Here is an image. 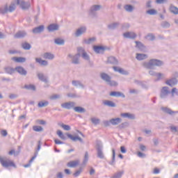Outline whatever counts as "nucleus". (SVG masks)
Here are the masks:
<instances>
[{
    "label": "nucleus",
    "instance_id": "1",
    "mask_svg": "<svg viewBox=\"0 0 178 178\" xmlns=\"http://www.w3.org/2000/svg\"><path fill=\"white\" fill-rule=\"evenodd\" d=\"M164 63L163 61L161 60H158L156 58H152L149 60V62H144L143 63L142 65L145 69H148L152 70L155 66L158 67H161V66H163Z\"/></svg>",
    "mask_w": 178,
    "mask_h": 178
},
{
    "label": "nucleus",
    "instance_id": "2",
    "mask_svg": "<svg viewBox=\"0 0 178 178\" xmlns=\"http://www.w3.org/2000/svg\"><path fill=\"white\" fill-rule=\"evenodd\" d=\"M57 136H58L59 138L61 140H67V138L76 143V141H79V143H83V139L80 138V136H74L73 135L66 133L64 134L63 132L60 130H58L56 132Z\"/></svg>",
    "mask_w": 178,
    "mask_h": 178
},
{
    "label": "nucleus",
    "instance_id": "3",
    "mask_svg": "<svg viewBox=\"0 0 178 178\" xmlns=\"http://www.w3.org/2000/svg\"><path fill=\"white\" fill-rule=\"evenodd\" d=\"M100 79H102L103 81H105V83H106L108 86H110V87H118L119 85L115 81H112V77L105 72H102L100 74Z\"/></svg>",
    "mask_w": 178,
    "mask_h": 178
},
{
    "label": "nucleus",
    "instance_id": "4",
    "mask_svg": "<svg viewBox=\"0 0 178 178\" xmlns=\"http://www.w3.org/2000/svg\"><path fill=\"white\" fill-rule=\"evenodd\" d=\"M87 162H88V152H86L83 163L79 167V169L73 174L74 177H79L81 175V172H83V168H84L83 165H86Z\"/></svg>",
    "mask_w": 178,
    "mask_h": 178
},
{
    "label": "nucleus",
    "instance_id": "5",
    "mask_svg": "<svg viewBox=\"0 0 178 178\" xmlns=\"http://www.w3.org/2000/svg\"><path fill=\"white\" fill-rule=\"evenodd\" d=\"M0 163L3 168H16V164L13 161H10L9 159H6V157L0 156Z\"/></svg>",
    "mask_w": 178,
    "mask_h": 178
},
{
    "label": "nucleus",
    "instance_id": "6",
    "mask_svg": "<svg viewBox=\"0 0 178 178\" xmlns=\"http://www.w3.org/2000/svg\"><path fill=\"white\" fill-rule=\"evenodd\" d=\"M96 149L97 158H99V159H104V158H105V155L104 154V146L102 145V143H97Z\"/></svg>",
    "mask_w": 178,
    "mask_h": 178
},
{
    "label": "nucleus",
    "instance_id": "7",
    "mask_svg": "<svg viewBox=\"0 0 178 178\" xmlns=\"http://www.w3.org/2000/svg\"><path fill=\"white\" fill-rule=\"evenodd\" d=\"M101 5H93L90 7L89 15L92 16V17H97V12L98 10H101Z\"/></svg>",
    "mask_w": 178,
    "mask_h": 178
},
{
    "label": "nucleus",
    "instance_id": "8",
    "mask_svg": "<svg viewBox=\"0 0 178 178\" xmlns=\"http://www.w3.org/2000/svg\"><path fill=\"white\" fill-rule=\"evenodd\" d=\"M17 5H19L20 8L23 10H27V9H30V7L31 6V4L30 3V2L27 1H24V0H17L16 1Z\"/></svg>",
    "mask_w": 178,
    "mask_h": 178
},
{
    "label": "nucleus",
    "instance_id": "9",
    "mask_svg": "<svg viewBox=\"0 0 178 178\" xmlns=\"http://www.w3.org/2000/svg\"><path fill=\"white\" fill-rule=\"evenodd\" d=\"M170 94V90H169V87L163 86L160 92V98L161 99H165L168 98V96Z\"/></svg>",
    "mask_w": 178,
    "mask_h": 178
},
{
    "label": "nucleus",
    "instance_id": "10",
    "mask_svg": "<svg viewBox=\"0 0 178 178\" xmlns=\"http://www.w3.org/2000/svg\"><path fill=\"white\" fill-rule=\"evenodd\" d=\"M76 105V103L74 102H65L61 104V107L64 109H74V106Z\"/></svg>",
    "mask_w": 178,
    "mask_h": 178
},
{
    "label": "nucleus",
    "instance_id": "11",
    "mask_svg": "<svg viewBox=\"0 0 178 178\" xmlns=\"http://www.w3.org/2000/svg\"><path fill=\"white\" fill-rule=\"evenodd\" d=\"M37 77L40 81L44 83L45 84H47V83H49V80L48 79V76H45L42 72H38L37 73Z\"/></svg>",
    "mask_w": 178,
    "mask_h": 178
},
{
    "label": "nucleus",
    "instance_id": "12",
    "mask_svg": "<svg viewBox=\"0 0 178 178\" xmlns=\"http://www.w3.org/2000/svg\"><path fill=\"white\" fill-rule=\"evenodd\" d=\"M79 54H75L74 56L72 54H68V58H71L72 59V63L74 65H79L80 64V56H79Z\"/></svg>",
    "mask_w": 178,
    "mask_h": 178
},
{
    "label": "nucleus",
    "instance_id": "13",
    "mask_svg": "<svg viewBox=\"0 0 178 178\" xmlns=\"http://www.w3.org/2000/svg\"><path fill=\"white\" fill-rule=\"evenodd\" d=\"M45 30V26L44 25H40L39 26L35 27L32 30L33 34H41Z\"/></svg>",
    "mask_w": 178,
    "mask_h": 178
},
{
    "label": "nucleus",
    "instance_id": "14",
    "mask_svg": "<svg viewBox=\"0 0 178 178\" xmlns=\"http://www.w3.org/2000/svg\"><path fill=\"white\" fill-rule=\"evenodd\" d=\"M93 50L95 54H104L106 51V47L104 46H93Z\"/></svg>",
    "mask_w": 178,
    "mask_h": 178
},
{
    "label": "nucleus",
    "instance_id": "15",
    "mask_svg": "<svg viewBox=\"0 0 178 178\" xmlns=\"http://www.w3.org/2000/svg\"><path fill=\"white\" fill-rule=\"evenodd\" d=\"M15 72H17L20 76H27V70L22 66H17L15 67Z\"/></svg>",
    "mask_w": 178,
    "mask_h": 178
},
{
    "label": "nucleus",
    "instance_id": "16",
    "mask_svg": "<svg viewBox=\"0 0 178 178\" xmlns=\"http://www.w3.org/2000/svg\"><path fill=\"white\" fill-rule=\"evenodd\" d=\"M109 95L110 97H115V98H119L120 97L121 98H126V95H124L122 92L111 91Z\"/></svg>",
    "mask_w": 178,
    "mask_h": 178
},
{
    "label": "nucleus",
    "instance_id": "17",
    "mask_svg": "<svg viewBox=\"0 0 178 178\" xmlns=\"http://www.w3.org/2000/svg\"><path fill=\"white\" fill-rule=\"evenodd\" d=\"M107 63H110V65H119V60H118V58H116V57L111 56H109L107 59Z\"/></svg>",
    "mask_w": 178,
    "mask_h": 178
},
{
    "label": "nucleus",
    "instance_id": "18",
    "mask_svg": "<svg viewBox=\"0 0 178 178\" xmlns=\"http://www.w3.org/2000/svg\"><path fill=\"white\" fill-rule=\"evenodd\" d=\"M47 30L49 33H53V31H58L59 30V25L56 24H51L47 26Z\"/></svg>",
    "mask_w": 178,
    "mask_h": 178
},
{
    "label": "nucleus",
    "instance_id": "19",
    "mask_svg": "<svg viewBox=\"0 0 178 178\" xmlns=\"http://www.w3.org/2000/svg\"><path fill=\"white\" fill-rule=\"evenodd\" d=\"M161 111H163L164 113H167L168 115H170L171 116H173V115H176V113H178V111H173L172 109L168 107H161Z\"/></svg>",
    "mask_w": 178,
    "mask_h": 178
},
{
    "label": "nucleus",
    "instance_id": "20",
    "mask_svg": "<svg viewBox=\"0 0 178 178\" xmlns=\"http://www.w3.org/2000/svg\"><path fill=\"white\" fill-rule=\"evenodd\" d=\"M27 35L26 31H19L14 35V38H24Z\"/></svg>",
    "mask_w": 178,
    "mask_h": 178
},
{
    "label": "nucleus",
    "instance_id": "21",
    "mask_svg": "<svg viewBox=\"0 0 178 178\" xmlns=\"http://www.w3.org/2000/svg\"><path fill=\"white\" fill-rule=\"evenodd\" d=\"M87 31V28L86 26H81L78 29L75 33V37H80L82 34H84Z\"/></svg>",
    "mask_w": 178,
    "mask_h": 178
},
{
    "label": "nucleus",
    "instance_id": "22",
    "mask_svg": "<svg viewBox=\"0 0 178 178\" xmlns=\"http://www.w3.org/2000/svg\"><path fill=\"white\" fill-rule=\"evenodd\" d=\"M80 165V160L71 161L67 163V168H76Z\"/></svg>",
    "mask_w": 178,
    "mask_h": 178
},
{
    "label": "nucleus",
    "instance_id": "23",
    "mask_svg": "<svg viewBox=\"0 0 178 178\" xmlns=\"http://www.w3.org/2000/svg\"><path fill=\"white\" fill-rule=\"evenodd\" d=\"M124 38H130L131 40H134L137 37V34L134 32H127L123 34Z\"/></svg>",
    "mask_w": 178,
    "mask_h": 178
},
{
    "label": "nucleus",
    "instance_id": "24",
    "mask_svg": "<svg viewBox=\"0 0 178 178\" xmlns=\"http://www.w3.org/2000/svg\"><path fill=\"white\" fill-rule=\"evenodd\" d=\"M177 83L178 81L176 78H172L171 79L167 80L165 81V84H167V86H170V87H173V86H176Z\"/></svg>",
    "mask_w": 178,
    "mask_h": 178
},
{
    "label": "nucleus",
    "instance_id": "25",
    "mask_svg": "<svg viewBox=\"0 0 178 178\" xmlns=\"http://www.w3.org/2000/svg\"><path fill=\"white\" fill-rule=\"evenodd\" d=\"M135 42L136 44V47L138 48L139 51H140L141 52H145L147 49L141 42L136 41Z\"/></svg>",
    "mask_w": 178,
    "mask_h": 178
},
{
    "label": "nucleus",
    "instance_id": "26",
    "mask_svg": "<svg viewBox=\"0 0 178 178\" xmlns=\"http://www.w3.org/2000/svg\"><path fill=\"white\" fill-rule=\"evenodd\" d=\"M108 163L111 165V166H115V163H116V151L115 149H112V159Z\"/></svg>",
    "mask_w": 178,
    "mask_h": 178
},
{
    "label": "nucleus",
    "instance_id": "27",
    "mask_svg": "<svg viewBox=\"0 0 178 178\" xmlns=\"http://www.w3.org/2000/svg\"><path fill=\"white\" fill-rule=\"evenodd\" d=\"M136 59H137V60H145V59H148V55L145 54L137 53Z\"/></svg>",
    "mask_w": 178,
    "mask_h": 178
},
{
    "label": "nucleus",
    "instance_id": "28",
    "mask_svg": "<svg viewBox=\"0 0 178 178\" xmlns=\"http://www.w3.org/2000/svg\"><path fill=\"white\" fill-rule=\"evenodd\" d=\"M103 104L108 108H116V104L111 100H104Z\"/></svg>",
    "mask_w": 178,
    "mask_h": 178
},
{
    "label": "nucleus",
    "instance_id": "29",
    "mask_svg": "<svg viewBox=\"0 0 178 178\" xmlns=\"http://www.w3.org/2000/svg\"><path fill=\"white\" fill-rule=\"evenodd\" d=\"M111 124L113 126H118V124L122 123V118H112L110 120Z\"/></svg>",
    "mask_w": 178,
    "mask_h": 178
},
{
    "label": "nucleus",
    "instance_id": "30",
    "mask_svg": "<svg viewBox=\"0 0 178 178\" xmlns=\"http://www.w3.org/2000/svg\"><path fill=\"white\" fill-rule=\"evenodd\" d=\"M44 59H48L49 60H52L55 58V55L49 52H46L42 55Z\"/></svg>",
    "mask_w": 178,
    "mask_h": 178
},
{
    "label": "nucleus",
    "instance_id": "31",
    "mask_svg": "<svg viewBox=\"0 0 178 178\" xmlns=\"http://www.w3.org/2000/svg\"><path fill=\"white\" fill-rule=\"evenodd\" d=\"M36 63H39L40 66H48V62L45 60H42L41 58H35Z\"/></svg>",
    "mask_w": 178,
    "mask_h": 178
},
{
    "label": "nucleus",
    "instance_id": "32",
    "mask_svg": "<svg viewBox=\"0 0 178 178\" xmlns=\"http://www.w3.org/2000/svg\"><path fill=\"white\" fill-rule=\"evenodd\" d=\"M113 69L115 72H118V73H120V74H125V75L129 74V72H127V71H125L124 70L119 67L114 66L113 67Z\"/></svg>",
    "mask_w": 178,
    "mask_h": 178
},
{
    "label": "nucleus",
    "instance_id": "33",
    "mask_svg": "<svg viewBox=\"0 0 178 178\" xmlns=\"http://www.w3.org/2000/svg\"><path fill=\"white\" fill-rule=\"evenodd\" d=\"M122 118H127V119H131V120H134L136 119V115L131 114L130 113H121Z\"/></svg>",
    "mask_w": 178,
    "mask_h": 178
},
{
    "label": "nucleus",
    "instance_id": "34",
    "mask_svg": "<svg viewBox=\"0 0 178 178\" xmlns=\"http://www.w3.org/2000/svg\"><path fill=\"white\" fill-rule=\"evenodd\" d=\"M12 60L17 62V63H24V62L26 60V58L24 57H13Z\"/></svg>",
    "mask_w": 178,
    "mask_h": 178
},
{
    "label": "nucleus",
    "instance_id": "35",
    "mask_svg": "<svg viewBox=\"0 0 178 178\" xmlns=\"http://www.w3.org/2000/svg\"><path fill=\"white\" fill-rule=\"evenodd\" d=\"M120 25V23L114 22V23L109 24L107 26V27H108V30H115V29H118V26H119Z\"/></svg>",
    "mask_w": 178,
    "mask_h": 178
},
{
    "label": "nucleus",
    "instance_id": "36",
    "mask_svg": "<svg viewBox=\"0 0 178 178\" xmlns=\"http://www.w3.org/2000/svg\"><path fill=\"white\" fill-rule=\"evenodd\" d=\"M4 70L7 74H13L15 72H16V68H13L12 67H6Z\"/></svg>",
    "mask_w": 178,
    "mask_h": 178
},
{
    "label": "nucleus",
    "instance_id": "37",
    "mask_svg": "<svg viewBox=\"0 0 178 178\" xmlns=\"http://www.w3.org/2000/svg\"><path fill=\"white\" fill-rule=\"evenodd\" d=\"M72 86H74V87H80L81 88H84V84H83L80 81L73 80Z\"/></svg>",
    "mask_w": 178,
    "mask_h": 178
},
{
    "label": "nucleus",
    "instance_id": "38",
    "mask_svg": "<svg viewBox=\"0 0 178 178\" xmlns=\"http://www.w3.org/2000/svg\"><path fill=\"white\" fill-rule=\"evenodd\" d=\"M58 125L60 126V127H62L66 131H69L72 130V128L70 127V125L65 124L63 122H58Z\"/></svg>",
    "mask_w": 178,
    "mask_h": 178
},
{
    "label": "nucleus",
    "instance_id": "39",
    "mask_svg": "<svg viewBox=\"0 0 178 178\" xmlns=\"http://www.w3.org/2000/svg\"><path fill=\"white\" fill-rule=\"evenodd\" d=\"M74 111L77 112V113H86V108L81 106H75L74 107Z\"/></svg>",
    "mask_w": 178,
    "mask_h": 178
},
{
    "label": "nucleus",
    "instance_id": "40",
    "mask_svg": "<svg viewBox=\"0 0 178 178\" xmlns=\"http://www.w3.org/2000/svg\"><path fill=\"white\" fill-rule=\"evenodd\" d=\"M21 47L23 49H25V51H29V49H31V44L27 42L22 43Z\"/></svg>",
    "mask_w": 178,
    "mask_h": 178
},
{
    "label": "nucleus",
    "instance_id": "41",
    "mask_svg": "<svg viewBox=\"0 0 178 178\" xmlns=\"http://www.w3.org/2000/svg\"><path fill=\"white\" fill-rule=\"evenodd\" d=\"M170 12L174 15H178V8L171 4L170 6Z\"/></svg>",
    "mask_w": 178,
    "mask_h": 178
},
{
    "label": "nucleus",
    "instance_id": "42",
    "mask_svg": "<svg viewBox=\"0 0 178 178\" xmlns=\"http://www.w3.org/2000/svg\"><path fill=\"white\" fill-rule=\"evenodd\" d=\"M8 4H6L5 6L1 7L0 8V13L1 15H6V13H8Z\"/></svg>",
    "mask_w": 178,
    "mask_h": 178
},
{
    "label": "nucleus",
    "instance_id": "43",
    "mask_svg": "<svg viewBox=\"0 0 178 178\" xmlns=\"http://www.w3.org/2000/svg\"><path fill=\"white\" fill-rule=\"evenodd\" d=\"M49 105V102L48 101H41L38 104V108H44L45 106H48Z\"/></svg>",
    "mask_w": 178,
    "mask_h": 178
},
{
    "label": "nucleus",
    "instance_id": "44",
    "mask_svg": "<svg viewBox=\"0 0 178 178\" xmlns=\"http://www.w3.org/2000/svg\"><path fill=\"white\" fill-rule=\"evenodd\" d=\"M54 43L56 44V45H65V40L61 38H56L54 40Z\"/></svg>",
    "mask_w": 178,
    "mask_h": 178
},
{
    "label": "nucleus",
    "instance_id": "45",
    "mask_svg": "<svg viewBox=\"0 0 178 178\" xmlns=\"http://www.w3.org/2000/svg\"><path fill=\"white\" fill-rule=\"evenodd\" d=\"M124 9H125L127 12L131 13L134 10V7L130 4H127L124 6Z\"/></svg>",
    "mask_w": 178,
    "mask_h": 178
},
{
    "label": "nucleus",
    "instance_id": "46",
    "mask_svg": "<svg viewBox=\"0 0 178 178\" xmlns=\"http://www.w3.org/2000/svg\"><path fill=\"white\" fill-rule=\"evenodd\" d=\"M15 10H16V3H11L8 7V12L12 13V12H15Z\"/></svg>",
    "mask_w": 178,
    "mask_h": 178
},
{
    "label": "nucleus",
    "instance_id": "47",
    "mask_svg": "<svg viewBox=\"0 0 178 178\" xmlns=\"http://www.w3.org/2000/svg\"><path fill=\"white\" fill-rule=\"evenodd\" d=\"M129 127V122H122V124L118 125L117 127V129H119L120 130H122V129H126V127Z\"/></svg>",
    "mask_w": 178,
    "mask_h": 178
},
{
    "label": "nucleus",
    "instance_id": "48",
    "mask_svg": "<svg viewBox=\"0 0 178 178\" xmlns=\"http://www.w3.org/2000/svg\"><path fill=\"white\" fill-rule=\"evenodd\" d=\"M33 131H37L38 133L41 132V131H44V128H42V127L41 126H33Z\"/></svg>",
    "mask_w": 178,
    "mask_h": 178
},
{
    "label": "nucleus",
    "instance_id": "49",
    "mask_svg": "<svg viewBox=\"0 0 178 178\" xmlns=\"http://www.w3.org/2000/svg\"><path fill=\"white\" fill-rule=\"evenodd\" d=\"M124 171H120L118 172L115 173L111 178H121L123 176Z\"/></svg>",
    "mask_w": 178,
    "mask_h": 178
},
{
    "label": "nucleus",
    "instance_id": "50",
    "mask_svg": "<svg viewBox=\"0 0 178 178\" xmlns=\"http://www.w3.org/2000/svg\"><path fill=\"white\" fill-rule=\"evenodd\" d=\"M24 88H26V90H31V91H35V86L32 84L25 85Z\"/></svg>",
    "mask_w": 178,
    "mask_h": 178
},
{
    "label": "nucleus",
    "instance_id": "51",
    "mask_svg": "<svg viewBox=\"0 0 178 178\" xmlns=\"http://www.w3.org/2000/svg\"><path fill=\"white\" fill-rule=\"evenodd\" d=\"M95 40H97L96 38H90L89 39H85L84 40V42L85 44H87L88 45H90V44H92V42H94V41H95Z\"/></svg>",
    "mask_w": 178,
    "mask_h": 178
},
{
    "label": "nucleus",
    "instance_id": "52",
    "mask_svg": "<svg viewBox=\"0 0 178 178\" xmlns=\"http://www.w3.org/2000/svg\"><path fill=\"white\" fill-rule=\"evenodd\" d=\"M146 13H147V15H150L151 16H154L158 13V11H156L155 9H150L146 11Z\"/></svg>",
    "mask_w": 178,
    "mask_h": 178
},
{
    "label": "nucleus",
    "instance_id": "53",
    "mask_svg": "<svg viewBox=\"0 0 178 178\" xmlns=\"http://www.w3.org/2000/svg\"><path fill=\"white\" fill-rule=\"evenodd\" d=\"M90 120L92 123L95 124V126H97V124H99V122H101V120L99 118H92Z\"/></svg>",
    "mask_w": 178,
    "mask_h": 178
},
{
    "label": "nucleus",
    "instance_id": "54",
    "mask_svg": "<svg viewBox=\"0 0 178 178\" xmlns=\"http://www.w3.org/2000/svg\"><path fill=\"white\" fill-rule=\"evenodd\" d=\"M77 51L78 53L76 54V55H79V56H81V55H83V54H85L86 52V50H84V48L83 47H78Z\"/></svg>",
    "mask_w": 178,
    "mask_h": 178
},
{
    "label": "nucleus",
    "instance_id": "55",
    "mask_svg": "<svg viewBox=\"0 0 178 178\" xmlns=\"http://www.w3.org/2000/svg\"><path fill=\"white\" fill-rule=\"evenodd\" d=\"M41 149V140H39L38 142V147H37V151L35 152L34 156L35 158H37V155H38V151Z\"/></svg>",
    "mask_w": 178,
    "mask_h": 178
},
{
    "label": "nucleus",
    "instance_id": "56",
    "mask_svg": "<svg viewBox=\"0 0 178 178\" xmlns=\"http://www.w3.org/2000/svg\"><path fill=\"white\" fill-rule=\"evenodd\" d=\"M67 97L69 98H80V95H77L76 93H68Z\"/></svg>",
    "mask_w": 178,
    "mask_h": 178
},
{
    "label": "nucleus",
    "instance_id": "57",
    "mask_svg": "<svg viewBox=\"0 0 178 178\" xmlns=\"http://www.w3.org/2000/svg\"><path fill=\"white\" fill-rule=\"evenodd\" d=\"M170 94H171V97H175V95H177L178 96V91H177V88H173L170 92Z\"/></svg>",
    "mask_w": 178,
    "mask_h": 178
},
{
    "label": "nucleus",
    "instance_id": "58",
    "mask_svg": "<svg viewBox=\"0 0 178 178\" xmlns=\"http://www.w3.org/2000/svg\"><path fill=\"white\" fill-rule=\"evenodd\" d=\"M146 38H149V41H154L155 40V35L152 33H149L146 36Z\"/></svg>",
    "mask_w": 178,
    "mask_h": 178
},
{
    "label": "nucleus",
    "instance_id": "59",
    "mask_svg": "<svg viewBox=\"0 0 178 178\" xmlns=\"http://www.w3.org/2000/svg\"><path fill=\"white\" fill-rule=\"evenodd\" d=\"M81 56L85 60H90V56L87 54V52L85 51L84 53H83Z\"/></svg>",
    "mask_w": 178,
    "mask_h": 178
},
{
    "label": "nucleus",
    "instance_id": "60",
    "mask_svg": "<svg viewBox=\"0 0 178 178\" xmlns=\"http://www.w3.org/2000/svg\"><path fill=\"white\" fill-rule=\"evenodd\" d=\"M161 27H163V29H169V27H170V24L168 22H164L161 24Z\"/></svg>",
    "mask_w": 178,
    "mask_h": 178
},
{
    "label": "nucleus",
    "instance_id": "61",
    "mask_svg": "<svg viewBox=\"0 0 178 178\" xmlns=\"http://www.w3.org/2000/svg\"><path fill=\"white\" fill-rule=\"evenodd\" d=\"M168 0H156V3H158L159 5H162L163 3H168Z\"/></svg>",
    "mask_w": 178,
    "mask_h": 178
},
{
    "label": "nucleus",
    "instance_id": "62",
    "mask_svg": "<svg viewBox=\"0 0 178 178\" xmlns=\"http://www.w3.org/2000/svg\"><path fill=\"white\" fill-rule=\"evenodd\" d=\"M60 98V95H53L50 97V99L54 100V99H59Z\"/></svg>",
    "mask_w": 178,
    "mask_h": 178
},
{
    "label": "nucleus",
    "instance_id": "63",
    "mask_svg": "<svg viewBox=\"0 0 178 178\" xmlns=\"http://www.w3.org/2000/svg\"><path fill=\"white\" fill-rule=\"evenodd\" d=\"M0 134H1L3 137H6V136H8V131L6 129H2L0 131Z\"/></svg>",
    "mask_w": 178,
    "mask_h": 178
},
{
    "label": "nucleus",
    "instance_id": "64",
    "mask_svg": "<svg viewBox=\"0 0 178 178\" xmlns=\"http://www.w3.org/2000/svg\"><path fill=\"white\" fill-rule=\"evenodd\" d=\"M129 94H138V90H137V89H129Z\"/></svg>",
    "mask_w": 178,
    "mask_h": 178
}]
</instances>
